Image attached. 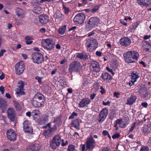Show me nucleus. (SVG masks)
Instances as JSON below:
<instances>
[{
  "instance_id": "nucleus-28",
  "label": "nucleus",
  "mask_w": 151,
  "mask_h": 151,
  "mask_svg": "<svg viewBox=\"0 0 151 151\" xmlns=\"http://www.w3.org/2000/svg\"><path fill=\"white\" fill-rule=\"evenodd\" d=\"M7 104L5 100L3 99H0V108L2 109H5Z\"/></svg>"
},
{
  "instance_id": "nucleus-33",
  "label": "nucleus",
  "mask_w": 151,
  "mask_h": 151,
  "mask_svg": "<svg viewBox=\"0 0 151 151\" xmlns=\"http://www.w3.org/2000/svg\"><path fill=\"white\" fill-rule=\"evenodd\" d=\"M66 26L64 25L59 28L58 29V33L61 35H63L65 32Z\"/></svg>"
},
{
  "instance_id": "nucleus-22",
  "label": "nucleus",
  "mask_w": 151,
  "mask_h": 151,
  "mask_svg": "<svg viewBox=\"0 0 151 151\" xmlns=\"http://www.w3.org/2000/svg\"><path fill=\"white\" fill-rule=\"evenodd\" d=\"M33 105L36 107H42L44 106V102L43 101H39L34 98L32 101Z\"/></svg>"
},
{
  "instance_id": "nucleus-32",
  "label": "nucleus",
  "mask_w": 151,
  "mask_h": 151,
  "mask_svg": "<svg viewBox=\"0 0 151 151\" xmlns=\"http://www.w3.org/2000/svg\"><path fill=\"white\" fill-rule=\"evenodd\" d=\"M54 17L55 18L56 21L57 20L60 21V18L62 17V14L59 11H57L54 14Z\"/></svg>"
},
{
  "instance_id": "nucleus-35",
  "label": "nucleus",
  "mask_w": 151,
  "mask_h": 151,
  "mask_svg": "<svg viewBox=\"0 0 151 151\" xmlns=\"http://www.w3.org/2000/svg\"><path fill=\"white\" fill-rule=\"evenodd\" d=\"M16 93L19 96L24 95L25 94L24 92L23 91V89H21L20 88H17L16 91Z\"/></svg>"
},
{
  "instance_id": "nucleus-39",
  "label": "nucleus",
  "mask_w": 151,
  "mask_h": 151,
  "mask_svg": "<svg viewBox=\"0 0 151 151\" xmlns=\"http://www.w3.org/2000/svg\"><path fill=\"white\" fill-rule=\"evenodd\" d=\"M38 145H37L36 147H37ZM38 148H36L34 149L32 148L31 145H29L27 148L26 151H37V150Z\"/></svg>"
},
{
  "instance_id": "nucleus-45",
  "label": "nucleus",
  "mask_w": 151,
  "mask_h": 151,
  "mask_svg": "<svg viewBox=\"0 0 151 151\" xmlns=\"http://www.w3.org/2000/svg\"><path fill=\"white\" fill-rule=\"evenodd\" d=\"M77 116V114L75 112L72 113V114L69 116V119H73L75 117Z\"/></svg>"
},
{
  "instance_id": "nucleus-6",
  "label": "nucleus",
  "mask_w": 151,
  "mask_h": 151,
  "mask_svg": "<svg viewBox=\"0 0 151 151\" xmlns=\"http://www.w3.org/2000/svg\"><path fill=\"white\" fill-rule=\"evenodd\" d=\"M32 59L34 63L38 64L41 63L44 61V58L41 53L36 52L33 53L32 56Z\"/></svg>"
},
{
  "instance_id": "nucleus-62",
  "label": "nucleus",
  "mask_w": 151,
  "mask_h": 151,
  "mask_svg": "<svg viewBox=\"0 0 151 151\" xmlns=\"http://www.w3.org/2000/svg\"><path fill=\"white\" fill-rule=\"evenodd\" d=\"M40 31L42 33H44L46 32V29L44 28H42L40 29Z\"/></svg>"
},
{
  "instance_id": "nucleus-49",
  "label": "nucleus",
  "mask_w": 151,
  "mask_h": 151,
  "mask_svg": "<svg viewBox=\"0 0 151 151\" xmlns=\"http://www.w3.org/2000/svg\"><path fill=\"white\" fill-rule=\"evenodd\" d=\"M116 123V124H118L119 125V126L120 125H121V123L122 122V120L121 119H117L115 121Z\"/></svg>"
},
{
  "instance_id": "nucleus-27",
  "label": "nucleus",
  "mask_w": 151,
  "mask_h": 151,
  "mask_svg": "<svg viewBox=\"0 0 151 151\" xmlns=\"http://www.w3.org/2000/svg\"><path fill=\"white\" fill-rule=\"evenodd\" d=\"M79 119H76L72 120L71 124L72 126L76 129H78L79 128Z\"/></svg>"
},
{
  "instance_id": "nucleus-3",
  "label": "nucleus",
  "mask_w": 151,
  "mask_h": 151,
  "mask_svg": "<svg viewBox=\"0 0 151 151\" xmlns=\"http://www.w3.org/2000/svg\"><path fill=\"white\" fill-rule=\"evenodd\" d=\"M86 45L87 51L92 52L97 48L98 42L96 39L91 38L87 40Z\"/></svg>"
},
{
  "instance_id": "nucleus-40",
  "label": "nucleus",
  "mask_w": 151,
  "mask_h": 151,
  "mask_svg": "<svg viewBox=\"0 0 151 151\" xmlns=\"http://www.w3.org/2000/svg\"><path fill=\"white\" fill-rule=\"evenodd\" d=\"M14 107L17 110L19 111L21 110V106L19 103L16 101H14Z\"/></svg>"
},
{
  "instance_id": "nucleus-31",
  "label": "nucleus",
  "mask_w": 151,
  "mask_h": 151,
  "mask_svg": "<svg viewBox=\"0 0 151 151\" xmlns=\"http://www.w3.org/2000/svg\"><path fill=\"white\" fill-rule=\"evenodd\" d=\"M77 57L81 59L86 60L88 59L87 55L84 54L82 53H78L77 54Z\"/></svg>"
},
{
  "instance_id": "nucleus-17",
  "label": "nucleus",
  "mask_w": 151,
  "mask_h": 151,
  "mask_svg": "<svg viewBox=\"0 0 151 151\" xmlns=\"http://www.w3.org/2000/svg\"><path fill=\"white\" fill-rule=\"evenodd\" d=\"M7 114L9 118L12 121H14L15 117L14 110L12 107L9 108L7 111Z\"/></svg>"
},
{
  "instance_id": "nucleus-19",
  "label": "nucleus",
  "mask_w": 151,
  "mask_h": 151,
  "mask_svg": "<svg viewBox=\"0 0 151 151\" xmlns=\"http://www.w3.org/2000/svg\"><path fill=\"white\" fill-rule=\"evenodd\" d=\"M136 2L142 7H147L150 4V0H136Z\"/></svg>"
},
{
  "instance_id": "nucleus-58",
  "label": "nucleus",
  "mask_w": 151,
  "mask_h": 151,
  "mask_svg": "<svg viewBox=\"0 0 151 151\" xmlns=\"http://www.w3.org/2000/svg\"><path fill=\"white\" fill-rule=\"evenodd\" d=\"M135 123H134L133 124L132 126L130 128L129 130V132H132L134 129L135 127Z\"/></svg>"
},
{
  "instance_id": "nucleus-23",
  "label": "nucleus",
  "mask_w": 151,
  "mask_h": 151,
  "mask_svg": "<svg viewBox=\"0 0 151 151\" xmlns=\"http://www.w3.org/2000/svg\"><path fill=\"white\" fill-rule=\"evenodd\" d=\"M40 114V111L37 109L33 110L31 113L32 116L35 121L38 120V118H39Z\"/></svg>"
},
{
  "instance_id": "nucleus-50",
  "label": "nucleus",
  "mask_w": 151,
  "mask_h": 151,
  "mask_svg": "<svg viewBox=\"0 0 151 151\" xmlns=\"http://www.w3.org/2000/svg\"><path fill=\"white\" fill-rule=\"evenodd\" d=\"M119 136L120 135L118 133H116L115 134H114L113 135L112 137L113 139H114L118 138L119 137Z\"/></svg>"
},
{
  "instance_id": "nucleus-64",
  "label": "nucleus",
  "mask_w": 151,
  "mask_h": 151,
  "mask_svg": "<svg viewBox=\"0 0 151 151\" xmlns=\"http://www.w3.org/2000/svg\"><path fill=\"white\" fill-rule=\"evenodd\" d=\"M60 122V118H56L54 121V122L55 124H57L58 123H59Z\"/></svg>"
},
{
  "instance_id": "nucleus-60",
  "label": "nucleus",
  "mask_w": 151,
  "mask_h": 151,
  "mask_svg": "<svg viewBox=\"0 0 151 151\" xmlns=\"http://www.w3.org/2000/svg\"><path fill=\"white\" fill-rule=\"evenodd\" d=\"M6 51L5 50H2L0 52V57L2 56L3 55V54Z\"/></svg>"
},
{
  "instance_id": "nucleus-21",
  "label": "nucleus",
  "mask_w": 151,
  "mask_h": 151,
  "mask_svg": "<svg viewBox=\"0 0 151 151\" xmlns=\"http://www.w3.org/2000/svg\"><path fill=\"white\" fill-rule=\"evenodd\" d=\"M101 78L104 81L106 82H109L112 78L111 76L109 74L105 72L102 73Z\"/></svg>"
},
{
  "instance_id": "nucleus-30",
  "label": "nucleus",
  "mask_w": 151,
  "mask_h": 151,
  "mask_svg": "<svg viewBox=\"0 0 151 151\" xmlns=\"http://www.w3.org/2000/svg\"><path fill=\"white\" fill-rule=\"evenodd\" d=\"M53 133L51 131V129H50L49 127L47 128V130L44 131L43 134L46 137H47L51 136Z\"/></svg>"
},
{
  "instance_id": "nucleus-15",
  "label": "nucleus",
  "mask_w": 151,
  "mask_h": 151,
  "mask_svg": "<svg viewBox=\"0 0 151 151\" xmlns=\"http://www.w3.org/2000/svg\"><path fill=\"white\" fill-rule=\"evenodd\" d=\"M131 42V40L129 38L127 37H124L120 40V44L124 46H128L130 45Z\"/></svg>"
},
{
  "instance_id": "nucleus-9",
  "label": "nucleus",
  "mask_w": 151,
  "mask_h": 151,
  "mask_svg": "<svg viewBox=\"0 0 151 151\" xmlns=\"http://www.w3.org/2000/svg\"><path fill=\"white\" fill-rule=\"evenodd\" d=\"M85 16L84 14L79 13L77 14L73 19L74 22L76 24H81L85 20Z\"/></svg>"
},
{
  "instance_id": "nucleus-56",
  "label": "nucleus",
  "mask_w": 151,
  "mask_h": 151,
  "mask_svg": "<svg viewBox=\"0 0 151 151\" xmlns=\"http://www.w3.org/2000/svg\"><path fill=\"white\" fill-rule=\"evenodd\" d=\"M148 105V104L146 102H142L141 104L142 106L145 108H147Z\"/></svg>"
},
{
  "instance_id": "nucleus-2",
  "label": "nucleus",
  "mask_w": 151,
  "mask_h": 151,
  "mask_svg": "<svg viewBox=\"0 0 151 151\" xmlns=\"http://www.w3.org/2000/svg\"><path fill=\"white\" fill-rule=\"evenodd\" d=\"M63 141V139H62L60 135H55L50 142V146L53 149H56L60 145L61 143L62 146H65L68 144V142L66 141L64 143Z\"/></svg>"
},
{
  "instance_id": "nucleus-43",
  "label": "nucleus",
  "mask_w": 151,
  "mask_h": 151,
  "mask_svg": "<svg viewBox=\"0 0 151 151\" xmlns=\"http://www.w3.org/2000/svg\"><path fill=\"white\" fill-rule=\"evenodd\" d=\"M100 4L96 5L92 9L91 12H95L99 9L100 6Z\"/></svg>"
},
{
  "instance_id": "nucleus-29",
  "label": "nucleus",
  "mask_w": 151,
  "mask_h": 151,
  "mask_svg": "<svg viewBox=\"0 0 151 151\" xmlns=\"http://www.w3.org/2000/svg\"><path fill=\"white\" fill-rule=\"evenodd\" d=\"M36 122H38L39 123L42 125L45 122L46 119L45 116L42 115L40 118H38V120L36 121Z\"/></svg>"
},
{
  "instance_id": "nucleus-61",
  "label": "nucleus",
  "mask_w": 151,
  "mask_h": 151,
  "mask_svg": "<svg viewBox=\"0 0 151 151\" xmlns=\"http://www.w3.org/2000/svg\"><path fill=\"white\" fill-rule=\"evenodd\" d=\"M100 89H101L100 92L101 94H103L105 93V91L103 87L102 86H100Z\"/></svg>"
},
{
  "instance_id": "nucleus-37",
  "label": "nucleus",
  "mask_w": 151,
  "mask_h": 151,
  "mask_svg": "<svg viewBox=\"0 0 151 151\" xmlns=\"http://www.w3.org/2000/svg\"><path fill=\"white\" fill-rule=\"evenodd\" d=\"M43 96L42 95L39 94V95H36L34 98L39 101H43Z\"/></svg>"
},
{
  "instance_id": "nucleus-7",
  "label": "nucleus",
  "mask_w": 151,
  "mask_h": 151,
  "mask_svg": "<svg viewBox=\"0 0 151 151\" xmlns=\"http://www.w3.org/2000/svg\"><path fill=\"white\" fill-rule=\"evenodd\" d=\"M96 145V142L91 135H90L87 138L86 142L87 149L89 150L93 149L95 147Z\"/></svg>"
},
{
  "instance_id": "nucleus-8",
  "label": "nucleus",
  "mask_w": 151,
  "mask_h": 151,
  "mask_svg": "<svg viewBox=\"0 0 151 151\" xmlns=\"http://www.w3.org/2000/svg\"><path fill=\"white\" fill-rule=\"evenodd\" d=\"M24 62L21 61L17 63L15 66V70L16 73L18 74H21L24 70Z\"/></svg>"
},
{
  "instance_id": "nucleus-51",
  "label": "nucleus",
  "mask_w": 151,
  "mask_h": 151,
  "mask_svg": "<svg viewBox=\"0 0 151 151\" xmlns=\"http://www.w3.org/2000/svg\"><path fill=\"white\" fill-rule=\"evenodd\" d=\"M43 78L42 77H40L39 76H37L35 77V79L38 80V82L40 83L42 82V80Z\"/></svg>"
},
{
  "instance_id": "nucleus-59",
  "label": "nucleus",
  "mask_w": 151,
  "mask_h": 151,
  "mask_svg": "<svg viewBox=\"0 0 151 151\" xmlns=\"http://www.w3.org/2000/svg\"><path fill=\"white\" fill-rule=\"evenodd\" d=\"M4 88L2 86L0 87V91L1 92L2 94H3L4 93Z\"/></svg>"
},
{
  "instance_id": "nucleus-26",
  "label": "nucleus",
  "mask_w": 151,
  "mask_h": 151,
  "mask_svg": "<svg viewBox=\"0 0 151 151\" xmlns=\"http://www.w3.org/2000/svg\"><path fill=\"white\" fill-rule=\"evenodd\" d=\"M137 99V97L134 95H131L127 99V104L131 105L134 103Z\"/></svg>"
},
{
  "instance_id": "nucleus-18",
  "label": "nucleus",
  "mask_w": 151,
  "mask_h": 151,
  "mask_svg": "<svg viewBox=\"0 0 151 151\" xmlns=\"http://www.w3.org/2000/svg\"><path fill=\"white\" fill-rule=\"evenodd\" d=\"M91 102L90 100L88 98H84L79 103L78 106L79 108H81L86 107Z\"/></svg>"
},
{
  "instance_id": "nucleus-14",
  "label": "nucleus",
  "mask_w": 151,
  "mask_h": 151,
  "mask_svg": "<svg viewBox=\"0 0 151 151\" xmlns=\"http://www.w3.org/2000/svg\"><path fill=\"white\" fill-rule=\"evenodd\" d=\"M90 67L92 71L95 72H98L101 70V68L99 63L96 61L91 62Z\"/></svg>"
},
{
  "instance_id": "nucleus-53",
  "label": "nucleus",
  "mask_w": 151,
  "mask_h": 151,
  "mask_svg": "<svg viewBox=\"0 0 151 151\" xmlns=\"http://www.w3.org/2000/svg\"><path fill=\"white\" fill-rule=\"evenodd\" d=\"M106 69L109 72L111 73V74L113 75H114V73L113 72V71L112 70L110 69L108 67H107L106 68Z\"/></svg>"
},
{
  "instance_id": "nucleus-25",
  "label": "nucleus",
  "mask_w": 151,
  "mask_h": 151,
  "mask_svg": "<svg viewBox=\"0 0 151 151\" xmlns=\"http://www.w3.org/2000/svg\"><path fill=\"white\" fill-rule=\"evenodd\" d=\"M142 47L143 50L148 52H151V44L147 42H144L142 44Z\"/></svg>"
},
{
  "instance_id": "nucleus-24",
  "label": "nucleus",
  "mask_w": 151,
  "mask_h": 151,
  "mask_svg": "<svg viewBox=\"0 0 151 151\" xmlns=\"http://www.w3.org/2000/svg\"><path fill=\"white\" fill-rule=\"evenodd\" d=\"M16 13L17 15L20 18H23L25 16L24 11L22 9L19 8L16 9Z\"/></svg>"
},
{
  "instance_id": "nucleus-20",
  "label": "nucleus",
  "mask_w": 151,
  "mask_h": 151,
  "mask_svg": "<svg viewBox=\"0 0 151 151\" xmlns=\"http://www.w3.org/2000/svg\"><path fill=\"white\" fill-rule=\"evenodd\" d=\"M40 22L42 24H47L48 22L49 19V17L45 15H41L39 17Z\"/></svg>"
},
{
  "instance_id": "nucleus-42",
  "label": "nucleus",
  "mask_w": 151,
  "mask_h": 151,
  "mask_svg": "<svg viewBox=\"0 0 151 151\" xmlns=\"http://www.w3.org/2000/svg\"><path fill=\"white\" fill-rule=\"evenodd\" d=\"M149 148L148 147L143 146L141 147L140 151H149Z\"/></svg>"
},
{
  "instance_id": "nucleus-38",
  "label": "nucleus",
  "mask_w": 151,
  "mask_h": 151,
  "mask_svg": "<svg viewBox=\"0 0 151 151\" xmlns=\"http://www.w3.org/2000/svg\"><path fill=\"white\" fill-rule=\"evenodd\" d=\"M59 85L64 88L67 85V83L64 80L61 79L59 81Z\"/></svg>"
},
{
  "instance_id": "nucleus-16",
  "label": "nucleus",
  "mask_w": 151,
  "mask_h": 151,
  "mask_svg": "<svg viewBox=\"0 0 151 151\" xmlns=\"http://www.w3.org/2000/svg\"><path fill=\"white\" fill-rule=\"evenodd\" d=\"M7 137L10 140H14L16 138V134L12 129L8 130L7 132Z\"/></svg>"
},
{
  "instance_id": "nucleus-36",
  "label": "nucleus",
  "mask_w": 151,
  "mask_h": 151,
  "mask_svg": "<svg viewBox=\"0 0 151 151\" xmlns=\"http://www.w3.org/2000/svg\"><path fill=\"white\" fill-rule=\"evenodd\" d=\"M18 83L20 85L19 86L18 88L23 89L24 86L27 84L26 83L23 82L22 81H20L18 82Z\"/></svg>"
},
{
  "instance_id": "nucleus-34",
  "label": "nucleus",
  "mask_w": 151,
  "mask_h": 151,
  "mask_svg": "<svg viewBox=\"0 0 151 151\" xmlns=\"http://www.w3.org/2000/svg\"><path fill=\"white\" fill-rule=\"evenodd\" d=\"M42 12V8L39 6H36L34 8L33 12L35 14H40Z\"/></svg>"
},
{
  "instance_id": "nucleus-5",
  "label": "nucleus",
  "mask_w": 151,
  "mask_h": 151,
  "mask_svg": "<svg viewBox=\"0 0 151 151\" xmlns=\"http://www.w3.org/2000/svg\"><path fill=\"white\" fill-rule=\"evenodd\" d=\"M82 68V66L80 63L75 61L69 65V70L72 73L73 72H79Z\"/></svg>"
},
{
  "instance_id": "nucleus-48",
  "label": "nucleus",
  "mask_w": 151,
  "mask_h": 151,
  "mask_svg": "<svg viewBox=\"0 0 151 151\" xmlns=\"http://www.w3.org/2000/svg\"><path fill=\"white\" fill-rule=\"evenodd\" d=\"M37 145H38V146L37 147V148H38V149H37V150H39L40 149V146L38 144H36L34 145H31V146H32V148L35 149L36 148V146H37Z\"/></svg>"
},
{
  "instance_id": "nucleus-41",
  "label": "nucleus",
  "mask_w": 151,
  "mask_h": 151,
  "mask_svg": "<svg viewBox=\"0 0 151 151\" xmlns=\"http://www.w3.org/2000/svg\"><path fill=\"white\" fill-rule=\"evenodd\" d=\"M142 97L147 100L150 98V95L148 92L146 91L142 95Z\"/></svg>"
},
{
  "instance_id": "nucleus-46",
  "label": "nucleus",
  "mask_w": 151,
  "mask_h": 151,
  "mask_svg": "<svg viewBox=\"0 0 151 151\" xmlns=\"http://www.w3.org/2000/svg\"><path fill=\"white\" fill-rule=\"evenodd\" d=\"M63 9L65 13V14H68L69 11V10L68 8L65 6H63Z\"/></svg>"
},
{
  "instance_id": "nucleus-12",
  "label": "nucleus",
  "mask_w": 151,
  "mask_h": 151,
  "mask_svg": "<svg viewBox=\"0 0 151 151\" xmlns=\"http://www.w3.org/2000/svg\"><path fill=\"white\" fill-rule=\"evenodd\" d=\"M131 80L128 83V84L131 86L134 84V82L137 81V79L139 78V73L136 71H133L131 73L130 76Z\"/></svg>"
},
{
  "instance_id": "nucleus-52",
  "label": "nucleus",
  "mask_w": 151,
  "mask_h": 151,
  "mask_svg": "<svg viewBox=\"0 0 151 151\" xmlns=\"http://www.w3.org/2000/svg\"><path fill=\"white\" fill-rule=\"evenodd\" d=\"M17 24L18 25L22 24L23 23V21L22 20H17L16 21Z\"/></svg>"
},
{
  "instance_id": "nucleus-47",
  "label": "nucleus",
  "mask_w": 151,
  "mask_h": 151,
  "mask_svg": "<svg viewBox=\"0 0 151 151\" xmlns=\"http://www.w3.org/2000/svg\"><path fill=\"white\" fill-rule=\"evenodd\" d=\"M99 89V86L98 84H96L94 85L93 86V89L94 91H96Z\"/></svg>"
},
{
  "instance_id": "nucleus-11",
  "label": "nucleus",
  "mask_w": 151,
  "mask_h": 151,
  "mask_svg": "<svg viewBox=\"0 0 151 151\" xmlns=\"http://www.w3.org/2000/svg\"><path fill=\"white\" fill-rule=\"evenodd\" d=\"M108 114V110L106 108H103L100 111L98 121L101 123L106 119Z\"/></svg>"
},
{
  "instance_id": "nucleus-4",
  "label": "nucleus",
  "mask_w": 151,
  "mask_h": 151,
  "mask_svg": "<svg viewBox=\"0 0 151 151\" xmlns=\"http://www.w3.org/2000/svg\"><path fill=\"white\" fill-rule=\"evenodd\" d=\"M55 43L54 40L50 38L44 39L42 42V44L43 47L49 50L53 49Z\"/></svg>"
},
{
  "instance_id": "nucleus-63",
  "label": "nucleus",
  "mask_w": 151,
  "mask_h": 151,
  "mask_svg": "<svg viewBox=\"0 0 151 151\" xmlns=\"http://www.w3.org/2000/svg\"><path fill=\"white\" fill-rule=\"evenodd\" d=\"M96 95V94L94 93L91 94L90 95V99L91 100L93 99L95 97Z\"/></svg>"
},
{
  "instance_id": "nucleus-13",
  "label": "nucleus",
  "mask_w": 151,
  "mask_h": 151,
  "mask_svg": "<svg viewBox=\"0 0 151 151\" xmlns=\"http://www.w3.org/2000/svg\"><path fill=\"white\" fill-rule=\"evenodd\" d=\"M23 129L25 132L30 134L32 132V129L31 126L30 124L28 121H24L23 123Z\"/></svg>"
},
{
  "instance_id": "nucleus-1",
  "label": "nucleus",
  "mask_w": 151,
  "mask_h": 151,
  "mask_svg": "<svg viewBox=\"0 0 151 151\" xmlns=\"http://www.w3.org/2000/svg\"><path fill=\"white\" fill-rule=\"evenodd\" d=\"M123 56L126 62L127 63H132L136 62L139 55L137 52L132 50L124 53Z\"/></svg>"
},
{
  "instance_id": "nucleus-54",
  "label": "nucleus",
  "mask_w": 151,
  "mask_h": 151,
  "mask_svg": "<svg viewBox=\"0 0 151 151\" xmlns=\"http://www.w3.org/2000/svg\"><path fill=\"white\" fill-rule=\"evenodd\" d=\"M110 103H111V102L110 101H106V102H105L104 101H102L103 105L104 106H105L109 105Z\"/></svg>"
},
{
  "instance_id": "nucleus-10",
  "label": "nucleus",
  "mask_w": 151,
  "mask_h": 151,
  "mask_svg": "<svg viewBox=\"0 0 151 151\" xmlns=\"http://www.w3.org/2000/svg\"><path fill=\"white\" fill-rule=\"evenodd\" d=\"M99 19L96 17H92L89 20L88 24L91 28L97 26L100 24Z\"/></svg>"
},
{
  "instance_id": "nucleus-44",
  "label": "nucleus",
  "mask_w": 151,
  "mask_h": 151,
  "mask_svg": "<svg viewBox=\"0 0 151 151\" xmlns=\"http://www.w3.org/2000/svg\"><path fill=\"white\" fill-rule=\"evenodd\" d=\"M68 151H76L74 146L72 145H70L68 147Z\"/></svg>"
},
{
  "instance_id": "nucleus-57",
  "label": "nucleus",
  "mask_w": 151,
  "mask_h": 151,
  "mask_svg": "<svg viewBox=\"0 0 151 151\" xmlns=\"http://www.w3.org/2000/svg\"><path fill=\"white\" fill-rule=\"evenodd\" d=\"M126 126V124L125 122H123L121 123V125L119 126V127L121 128H124Z\"/></svg>"
},
{
  "instance_id": "nucleus-55",
  "label": "nucleus",
  "mask_w": 151,
  "mask_h": 151,
  "mask_svg": "<svg viewBox=\"0 0 151 151\" xmlns=\"http://www.w3.org/2000/svg\"><path fill=\"white\" fill-rule=\"evenodd\" d=\"M50 129H51V131L52 133H53L54 132L56 131L57 130V127L55 125L52 128H50Z\"/></svg>"
}]
</instances>
